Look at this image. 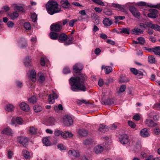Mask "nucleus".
<instances>
[{
	"mask_svg": "<svg viewBox=\"0 0 160 160\" xmlns=\"http://www.w3.org/2000/svg\"><path fill=\"white\" fill-rule=\"evenodd\" d=\"M86 78V76L83 74H81L76 77H71L69 81L71 89L73 91L79 90L85 91L86 88L84 82Z\"/></svg>",
	"mask_w": 160,
	"mask_h": 160,
	"instance_id": "1",
	"label": "nucleus"
},
{
	"mask_svg": "<svg viewBox=\"0 0 160 160\" xmlns=\"http://www.w3.org/2000/svg\"><path fill=\"white\" fill-rule=\"evenodd\" d=\"M47 12L50 15L58 13L60 11V7L57 2L52 1H49L46 5Z\"/></svg>",
	"mask_w": 160,
	"mask_h": 160,
	"instance_id": "2",
	"label": "nucleus"
},
{
	"mask_svg": "<svg viewBox=\"0 0 160 160\" xmlns=\"http://www.w3.org/2000/svg\"><path fill=\"white\" fill-rule=\"evenodd\" d=\"M54 134L56 137L61 136L63 138H71L73 136L72 134L69 132H64L59 130H56L55 131Z\"/></svg>",
	"mask_w": 160,
	"mask_h": 160,
	"instance_id": "3",
	"label": "nucleus"
},
{
	"mask_svg": "<svg viewBox=\"0 0 160 160\" xmlns=\"http://www.w3.org/2000/svg\"><path fill=\"white\" fill-rule=\"evenodd\" d=\"M62 21H60L52 24L50 27L51 31L59 32L62 28Z\"/></svg>",
	"mask_w": 160,
	"mask_h": 160,
	"instance_id": "4",
	"label": "nucleus"
},
{
	"mask_svg": "<svg viewBox=\"0 0 160 160\" xmlns=\"http://www.w3.org/2000/svg\"><path fill=\"white\" fill-rule=\"evenodd\" d=\"M68 157L72 160H73L74 158H78L80 156L79 152L78 150L74 149L69 150L68 152Z\"/></svg>",
	"mask_w": 160,
	"mask_h": 160,
	"instance_id": "5",
	"label": "nucleus"
},
{
	"mask_svg": "<svg viewBox=\"0 0 160 160\" xmlns=\"http://www.w3.org/2000/svg\"><path fill=\"white\" fill-rule=\"evenodd\" d=\"M63 123L66 126H69L73 123L72 118L68 115H66L63 118Z\"/></svg>",
	"mask_w": 160,
	"mask_h": 160,
	"instance_id": "6",
	"label": "nucleus"
},
{
	"mask_svg": "<svg viewBox=\"0 0 160 160\" xmlns=\"http://www.w3.org/2000/svg\"><path fill=\"white\" fill-rule=\"evenodd\" d=\"M58 97V95L52 91V93L50 94L48 96V101L49 104L53 103L55 102V99L57 98Z\"/></svg>",
	"mask_w": 160,
	"mask_h": 160,
	"instance_id": "7",
	"label": "nucleus"
},
{
	"mask_svg": "<svg viewBox=\"0 0 160 160\" xmlns=\"http://www.w3.org/2000/svg\"><path fill=\"white\" fill-rule=\"evenodd\" d=\"M129 10L135 17L138 18L140 16V13L135 7L129 6Z\"/></svg>",
	"mask_w": 160,
	"mask_h": 160,
	"instance_id": "8",
	"label": "nucleus"
},
{
	"mask_svg": "<svg viewBox=\"0 0 160 160\" xmlns=\"http://www.w3.org/2000/svg\"><path fill=\"white\" fill-rule=\"evenodd\" d=\"M18 141L22 144L24 147H26L28 142V139L26 137H20L18 138Z\"/></svg>",
	"mask_w": 160,
	"mask_h": 160,
	"instance_id": "9",
	"label": "nucleus"
},
{
	"mask_svg": "<svg viewBox=\"0 0 160 160\" xmlns=\"http://www.w3.org/2000/svg\"><path fill=\"white\" fill-rule=\"evenodd\" d=\"M104 148L101 145H98L94 147L93 148V152L96 154L101 153L103 152Z\"/></svg>",
	"mask_w": 160,
	"mask_h": 160,
	"instance_id": "10",
	"label": "nucleus"
},
{
	"mask_svg": "<svg viewBox=\"0 0 160 160\" xmlns=\"http://www.w3.org/2000/svg\"><path fill=\"white\" fill-rule=\"evenodd\" d=\"M150 12L148 14V16L152 18H155L158 16V12L157 10L154 9H150Z\"/></svg>",
	"mask_w": 160,
	"mask_h": 160,
	"instance_id": "11",
	"label": "nucleus"
},
{
	"mask_svg": "<svg viewBox=\"0 0 160 160\" xmlns=\"http://www.w3.org/2000/svg\"><path fill=\"white\" fill-rule=\"evenodd\" d=\"M23 120L20 117H18L16 118H12L11 120V123L12 124H14L16 122L17 123L21 125L23 123Z\"/></svg>",
	"mask_w": 160,
	"mask_h": 160,
	"instance_id": "12",
	"label": "nucleus"
},
{
	"mask_svg": "<svg viewBox=\"0 0 160 160\" xmlns=\"http://www.w3.org/2000/svg\"><path fill=\"white\" fill-rule=\"evenodd\" d=\"M28 76L30 79L33 82L36 80V72L34 70H31L28 73Z\"/></svg>",
	"mask_w": 160,
	"mask_h": 160,
	"instance_id": "13",
	"label": "nucleus"
},
{
	"mask_svg": "<svg viewBox=\"0 0 160 160\" xmlns=\"http://www.w3.org/2000/svg\"><path fill=\"white\" fill-rule=\"evenodd\" d=\"M119 141L123 144H127L129 141L128 137L126 135H123L120 138Z\"/></svg>",
	"mask_w": 160,
	"mask_h": 160,
	"instance_id": "14",
	"label": "nucleus"
},
{
	"mask_svg": "<svg viewBox=\"0 0 160 160\" xmlns=\"http://www.w3.org/2000/svg\"><path fill=\"white\" fill-rule=\"evenodd\" d=\"M83 67L80 64H76L73 67V70L74 72L78 73L82 69Z\"/></svg>",
	"mask_w": 160,
	"mask_h": 160,
	"instance_id": "15",
	"label": "nucleus"
},
{
	"mask_svg": "<svg viewBox=\"0 0 160 160\" xmlns=\"http://www.w3.org/2000/svg\"><path fill=\"white\" fill-rule=\"evenodd\" d=\"M21 109L26 112H28L29 110V107L28 105L24 102L21 103L20 105Z\"/></svg>",
	"mask_w": 160,
	"mask_h": 160,
	"instance_id": "16",
	"label": "nucleus"
},
{
	"mask_svg": "<svg viewBox=\"0 0 160 160\" xmlns=\"http://www.w3.org/2000/svg\"><path fill=\"white\" fill-rule=\"evenodd\" d=\"M140 134L141 137L143 138L147 137L150 136L148 130L146 128L142 129L140 132Z\"/></svg>",
	"mask_w": 160,
	"mask_h": 160,
	"instance_id": "17",
	"label": "nucleus"
},
{
	"mask_svg": "<svg viewBox=\"0 0 160 160\" xmlns=\"http://www.w3.org/2000/svg\"><path fill=\"white\" fill-rule=\"evenodd\" d=\"M22 154L24 158L26 159H30L32 157V154L26 150H23Z\"/></svg>",
	"mask_w": 160,
	"mask_h": 160,
	"instance_id": "18",
	"label": "nucleus"
},
{
	"mask_svg": "<svg viewBox=\"0 0 160 160\" xmlns=\"http://www.w3.org/2000/svg\"><path fill=\"white\" fill-rule=\"evenodd\" d=\"M143 32V30L137 28H134L131 30L132 33L135 35H139L142 33Z\"/></svg>",
	"mask_w": 160,
	"mask_h": 160,
	"instance_id": "19",
	"label": "nucleus"
},
{
	"mask_svg": "<svg viewBox=\"0 0 160 160\" xmlns=\"http://www.w3.org/2000/svg\"><path fill=\"white\" fill-rule=\"evenodd\" d=\"M78 132L81 137H86L87 136L88 134L87 131L84 129L78 130Z\"/></svg>",
	"mask_w": 160,
	"mask_h": 160,
	"instance_id": "20",
	"label": "nucleus"
},
{
	"mask_svg": "<svg viewBox=\"0 0 160 160\" xmlns=\"http://www.w3.org/2000/svg\"><path fill=\"white\" fill-rule=\"evenodd\" d=\"M2 134H5L8 135H10L12 133V130L9 128H6L1 131Z\"/></svg>",
	"mask_w": 160,
	"mask_h": 160,
	"instance_id": "21",
	"label": "nucleus"
},
{
	"mask_svg": "<svg viewBox=\"0 0 160 160\" xmlns=\"http://www.w3.org/2000/svg\"><path fill=\"white\" fill-rule=\"evenodd\" d=\"M145 123L148 126L150 127H155L156 125V124L150 119H146L145 121Z\"/></svg>",
	"mask_w": 160,
	"mask_h": 160,
	"instance_id": "22",
	"label": "nucleus"
},
{
	"mask_svg": "<svg viewBox=\"0 0 160 160\" xmlns=\"http://www.w3.org/2000/svg\"><path fill=\"white\" fill-rule=\"evenodd\" d=\"M103 23L104 25L106 26H109L112 24V22L109 18H105L103 21Z\"/></svg>",
	"mask_w": 160,
	"mask_h": 160,
	"instance_id": "23",
	"label": "nucleus"
},
{
	"mask_svg": "<svg viewBox=\"0 0 160 160\" xmlns=\"http://www.w3.org/2000/svg\"><path fill=\"white\" fill-rule=\"evenodd\" d=\"M14 108V106L11 104H7L5 108V110L8 112H11L13 111Z\"/></svg>",
	"mask_w": 160,
	"mask_h": 160,
	"instance_id": "24",
	"label": "nucleus"
},
{
	"mask_svg": "<svg viewBox=\"0 0 160 160\" xmlns=\"http://www.w3.org/2000/svg\"><path fill=\"white\" fill-rule=\"evenodd\" d=\"M102 69H104L105 72L106 74H108L112 70V68L110 66H107L104 67V66H102Z\"/></svg>",
	"mask_w": 160,
	"mask_h": 160,
	"instance_id": "25",
	"label": "nucleus"
},
{
	"mask_svg": "<svg viewBox=\"0 0 160 160\" xmlns=\"http://www.w3.org/2000/svg\"><path fill=\"white\" fill-rule=\"evenodd\" d=\"M98 130L102 132H105L108 131V127L106 125L101 124L99 126Z\"/></svg>",
	"mask_w": 160,
	"mask_h": 160,
	"instance_id": "26",
	"label": "nucleus"
},
{
	"mask_svg": "<svg viewBox=\"0 0 160 160\" xmlns=\"http://www.w3.org/2000/svg\"><path fill=\"white\" fill-rule=\"evenodd\" d=\"M112 6L113 7L117 8V10H118L124 11L125 10L124 6H122L119 4H113Z\"/></svg>",
	"mask_w": 160,
	"mask_h": 160,
	"instance_id": "27",
	"label": "nucleus"
},
{
	"mask_svg": "<svg viewBox=\"0 0 160 160\" xmlns=\"http://www.w3.org/2000/svg\"><path fill=\"white\" fill-rule=\"evenodd\" d=\"M62 6L64 8H68L70 6V4L68 0H62Z\"/></svg>",
	"mask_w": 160,
	"mask_h": 160,
	"instance_id": "28",
	"label": "nucleus"
},
{
	"mask_svg": "<svg viewBox=\"0 0 160 160\" xmlns=\"http://www.w3.org/2000/svg\"><path fill=\"white\" fill-rule=\"evenodd\" d=\"M18 13L17 12H15L12 13H11L9 15V16L11 19L12 20H14L17 18L18 16Z\"/></svg>",
	"mask_w": 160,
	"mask_h": 160,
	"instance_id": "29",
	"label": "nucleus"
},
{
	"mask_svg": "<svg viewBox=\"0 0 160 160\" xmlns=\"http://www.w3.org/2000/svg\"><path fill=\"white\" fill-rule=\"evenodd\" d=\"M39 77L38 81L41 83H42L45 80L44 75L41 72H39L38 73Z\"/></svg>",
	"mask_w": 160,
	"mask_h": 160,
	"instance_id": "30",
	"label": "nucleus"
},
{
	"mask_svg": "<svg viewBox=\"0 0 160 160\" xmlns=\"http://www.w3.org/2000/svg\"><path fill=\"white\" fill-rule=\"evenodd\" d=\"M49 36L51 39H57L58 37V34L54 32H50Z\"/></svg>",
	"mask_w": 160,
	"mask_h": 160,
	"instance_id": "31",
	"label": "nucleus"
},
{
	"mask_svg": "<svg viewBox=\"0 0 160 160\" xmlns=\"http://www.w3.org/2000/svg\"><path fill=\"white\" fill-rule=\"evenodd\" d=\"M153 52L155 54L160 56V47L158 46L153 48Z\"/></svg>",
	"mask_w": 160,
	"mask_h": 160,
	"instance_id": "32",
	"label": "nucleus"
},
{
	"mask_svg": "<svg viewBox=\"0 0 160 160\" xmlns=\"http://www.w3.org/2000/svg\"><path fill=\"white\" fill-rule=\"evenodd\" d=\"M31 62V59L28 56L27 57L24 59V63L27 66H29Z\"/></svg>",
	"mask_w": 160,
	"mask_h": 160,
	"instance_id": "33",
	"label": "nucleus"
},
{
	"mask_svg": "<svg viewBox=\"0 0 160 160\" xmlns=\"http://www.w3.org/2000/svg\"><path fill=\"white\" fill-rule=\"evenodd\" d=\"M42 142L44 145L46 146H49L51 144L50 141L46 138H44L42 139Z\"/></svg>",
	"mask_w": 160,
	"mask_h": 160,
	"instance_id": "34",
	"label": "nucleus"
},
{
	"mask_svg": "<svg viewBox=\"0 0 160 160\" xmlns=\"http://www.w3.org/2000/svg\"><path fill=\"white\" fill-rule=\"evenodd\" d=\"M59 40H67L68 39V36L64 33H62L59 36Z\"/></svg>",
	"mask_w": 160,
	"mask_h": 160,
	"instance_id": "35",
	"label": "nucleus"
},
{
	"mask_svg": "<svg viewBox=\"0 0 160 160\" xmlns=\"http://www.w3.org/2000/svg\"><path fill=\"white\" fill-rule=\"evenodd\" d=\"M28 101L30 103L34 104L37 102V99L35 96H32L28 98Z\"/></svg>",
	"mask_w": 160,
	"mask_h": 160,
	"instance_id": "36",
	"label": "nucleus"
},
{
	"mask_svg": "<svg viewBox=\"0 0 160 160\" xmlns=\"http://www.w3.org/2000/svg\"><path fill=\"white\" fill-rule=\"evenodd\" d=\"M35 112H36L41 111L42 110V108L40 106L36 105L34 106L33 108Z\"/></svg>",
	"mask_w": 160,
	"mask_h": 160,
	"instance_id": "37",
	"label": "nucleus"
},
{
	"mask_svg": "<svg viewBox=\"0 0 160 160\" xmlns=\"http://www.w3.org/2000/svg\"><path fill=\"white\" fill-rule=\"evenodd\" d=\"M47 122L49 126L53 125L55 122V119L53 117L50 118Z\"/></svg>",
	"mask_w": 160,
	"mask_h": 160,
	"instance_id": "38",
	"label": "nucleus"
},
{
	"mask_svg": "<svg viewBox=\"0 0 160 160\" xmlns=\"http://www.w3.org/2000/svg\"><path fill=\"white\" fill-rule=\"evenodd\" d=\"M61 42L63 43L65 46H67L73 44V41H60Z\"/></svg>",
	"mask_w": 160,
	"mask_h": 160,
	"instance_id": "39",
	"label": "nucleus"
},
{
	"mask_svg": "<svg viewBox=\"0 0 160 160\" xmlns=\"http://www.w3.org/2000/svg\"><path fill=\"white\" fill-rule=\"evenodd\" d=\"M92 142V140L91 139L87 138L83 141V144L85 145H88L91 144Z\"/></svg>",
	"mask_w": 160,
	"mask_h": 160,
	"instance_id": "40",
	"label": "nucleus"
},
{
	"mask_svg": "<svg viewBox=\"0 0 160 160\" xmlns=\"http://www.w3.org/2000/svg\"><path fill=\"white\" fill-rule=\"evenodd\" d=\"M15 83L16 87L18 88H21L23 86L22 82L19 80L16 81Z\"/></svg>",
	"mask_w": 160,
	"mask_h": 160,
	"instance_id": "41",
	"label": "nucleus"
},
{
	"mask_svg": "<svg viewBox=\"0 0 160 160\" xmlns=\"http://www.w3.org/2000/svg\"><path fill=\"white\" fill-rule=\"evenodd\" d=\"M57 147L61 151L65 150L67 149L66 147L62 144H58Z\"/></svg>",
	"mask_w": 160,
	"mask_h": 160,
	"instance_id": "42",
	"label": "nucleus"
},
{
	"mask_svg": "<svg viewBox=\"0 0 160 160\" xmlns=\"http://www.w3.org/2000/svg\"><path fill=\"white\" fill-rule=\"evenodd\" d=\"M24 28L27 30H30L31 29V26L29 22H25L24 24Z\"/></svg>",
	"mask_w": 160,
	"mask_h": 160,
	"instance_id": "43",
	"label": "nucleus"
},
{
	"mask_svg": "<svg viewBox=\"0 0 160 160\" xmlns=\"http://www.w3.org/2000/svg\"><path fill=\"white\" fill-rule=\"evenodd\" d=\"M24 41H20L18 43L20 47L24 48L26 47V43Z\"/></svg>",
	"mask_w": 160,
	"mask_h": 160,
	"instance_id": "44",
	"label": "nucleus"
},
{
	"mask_svg": "<svg viewBox=\"0 0 160 160\" xmlns=\"http://www.w3.org/2000/svg\"><path fill=\"white\" fill-rule=\"evenodd\" d=\"M114 18L116 20V21H115V23H117L119 20H122L125 19V17L124 16H119L115 17Z\"/></svg>",
	"mask_w": 160,
	"mask_h": 160,
	"instance_id": "45",
	"label": "nucleus"
},
{
	"mask_svg": "<svg viewBox=\"0 0 160 160\" xmlns=\"http://www.w3.org/2000/svg\"><path fill=\"white\" fill-rule=\"evenodd\" d=\"M148 61L151 63H153L155 62V58L152 56H149L148 57Z\"/></svg>",
	"mask_w": 160,
	"mask_h": 160,
	"instance_id": "46",
	"label": "nucleus"
},
{
	"mask_svg": "<svg viewBox=\"0 0 160 160\" xmlns=\"http://www.w3.org/2000/svg\"><path fill=\"white\" fill-rule=\"evenodd\" d=\"M78 20L76 19L70 20L69 23V26L70 27H72L74 25V24Z\"/></svg>",
	"mask_w": 160,
	"mask_h": 160,
	"instance_id": "47",
	"label": "nucleus"
},
{
	"mask_svg": "<svg viewBox=\"0 0 160 160\" xmlns=\"http://www.w3.org/2000/svg\"><path fill=\"white\" fill-rule=\"evenodd\" d=\"M31 18L33 22H35L37 19V15L35 13L31 14Z\"/></svg>",
	"mask_w": 160,
	"mask_h": 160,
	"instance_id": "48",
	"label": "nucleus"
},
{
	"mask_svg": "<svg viewBox=\"0 0 160 160\" xmlns=\"http://www.w3.org/2000/svg\"><path fill=\"white\" fill-rule=\"evenodd\" d=\"M145 43V41H138L137 42V41H133L132 43L137 44H140L141 45H143Z\"/></svg>",
	"mask_w": 160,
	"mask_h": 160,
	"instance_id": "49",
	"label": "nucleus"
},
{
	"mask_svg": "<svg viewBox=\"0 0 160 160\" xmlns=\"http://www.w3.org/2000/svg\"><path fill=\"white\" fill-rule=\"evenodd\" d=\"M121 33H124L127 34L129 33V30L127 28L122 29L120 32Z\"/></svg>",
	"mask_w": 160,
	"mask_h": 160,
	"instance_id": "50",
	"label": "nucleus"
},
{
	"mask_svg": "<svg viewBox=\"0 0 160 160\" xmlns=\"http://www.w3.org/2000/svg\"><path fill=\"white\" fill-rule=\"evenodd\" d=\"M93 2L101 6H104V3L101 0H92Z\"/></svg>",
	"mask_w": 160,
	"mask_h": 160,
	"instance_id": "51",
	"label": "nucleus"
},
{
	"mask_svg": "<svg viewBox=\"0 0 160 160\" xmlns=\"http://www.w3.org/2000/svg\"><path fill=\"white\" fill-rule=\"evenodd\" d=\"M14 9L15 10H17L19 11H21L22 12L24 11V10L23 8L21 6H16L15 7Z\"/></svg>",
	"mask_w": 160,
	"mask_h": 160,
	"instance_id": "52",
	"label": "nucleus"
},
{
	"mask_svg": "<svg viewBox=\"0 0 160 160\" xmlns=\"http://www.w3.org/2000/svg\"><path fill=\"white\" fill-rule=\"evenodd\" d=\"M152 29L160 31V26L158 25L157 24H154L152 26Z\"/></svg>",
	"mask_w": 160,
	"mask_h": 160,
	"instance_id": "53",
	"label": "nucleus"
},
{
	"mask_svg": "<svg viewBox=\"0 0 160 160\" xmlns=\"http://www.w3.org/2000/svg\"><path fill=\"white\" fill-rule=\"evenodd\" d=\"M36 132V129L33 127L30 128L29 129V132L32 134H33L35 133Z\"/></svg>",
	"mask_w": 160,
	"mask_h": 160,
	"instance_id": "54",
	"label": "nucleus"
},
{
	"mask_svg": "<svg viewBox=\"0 0 160 160\" xmlns=\"http://www.w3.org/2000/svg\"><path fill=\"white\" fill-rule=\"evenodd\" d=\"M130 70L131 72L135 75L138 74V70L135 68H130Z\"/></svg>",
	"mask_w": 160,
	"mask_h": 160,
	"instance_id": "55",
	"label": "nucleus"
},
{
	"mask_svg": "<svg viewBox=\"0 0 160 160\" xmlns=\"http://www.w3.org/2000/svg\"><path fill=\"white\" fill-rule=\"evenodd\" d=\"M8 27L9 28H12L14 25V23L11 21H9L7 23Z\"/></svg>",
	"mask_w": 160,
	"mask_h": 160,
	"instance_id": "56",
	"label": "nucleus"
},
{
	"mask_svg": "<svg viewBox=\"0 0 160 160\" xmlns=\"http://www.w3.org/2000/svg\"><path fill=\"white\" fill-rule=\"evenodd\" d=\"M54 108L56 112L58 110V108L60 110H63V107L62 105L61 104H59L58 106V107L57 106H54Z\"/></svg>",
	"mask_w": 160,
	"mask_h": 160,
	"instance_id": "57",
	"label": "nucleus"
},
{
	"mask_svg": "<svg viewBox=\"0 0 160 160\" xmlns=\"http://www.w3.org/2000/svg\"><path fill=\"white\" fill-rule=\"evenodd\" d=\"M128 124L129 126L132 128H134L136 127V125L132 121H129L128 122Z\"/></svg>",
	"mask_w": 160,
	"mask_h": 160,
	"instance_id": "58",
	"label": "nucleus"
},
{
	"mask_svg": "<svg viewBox=\"0 0 160 160\" xmlns=\"http://www.w3.org/2000/svg\"><path fill=\"white\" fill-rule=\"evenodd\" d=\"M154 132L156 135H158L160 133V128L157 127L154 130Z\"/></svg>",
	"mask_w": 160,
	"mask_h": 160,
	"instance_id": "59",
	"label": "nucleus"
},
{
	"mask_svg": "<svg viewBox=\"0 0 160 160\" xmlns=\"http://www.w3.org/2000/svg\"><path fill=\"white\" fill-rule=\"evenodd\" d=\"M70 70L69 68L68 67L64 68L63 70V72L65 74H67L70 72Z\"/></svg>",
	"mask_w": 160,
	"mask_h": 160,
	"instance_id": "60",
	"label": "nucleus"
},
{
	"mask_svg": "<svg viewBox=\"0 0 160 160\" xmlns=\"http://www.w3.org/2000/svg\"><path fill=\"white\" fill-rule=\"evenodd\" d=\"M8 157L9 159H11L13 155V153L11 151H8Z\"/></svg>",
	"mask_w": 160,
	"mask_h": 160,
	"instance_id": "61",
	"label": "nucleus"
},
{
	"mask_svg": "<svg viewBox=\"0 0 160 160\" xmlns=\"http://www.w3.org/2000/svg\"><path fill=\"white\" fill-rule=\"evenodd\" d=\"M154 24H152L151 22H145V25L146 26V28L147 27H150L152 29V26Z\"/></svg>",
	"mask_w": 160,
	"mask_h": 160,
	"instance_id": "62",
	"label": "nucleus"
},
{
	"mask_svg": "<svg viewBox=\"0 0 160 160\" xmlns=\"http://www.w3.org/2000/svg\"><path fill=\"white\" fill-rule=\"evenodd\" d=\"M104 84L103 80L102 79H100L98 82V85L100 87H102Z\"/></svg>",
	"mask_w": 160,
	"mask_h": 160,
	"instance_id": "63",
	"label": "nucleus"
},
{
	"mask_svg": "<svg viewBox=\"0 0 160 160\" xmlns=\"http://www.w3.org/2000/svg\"><path fill=\"white\" fill-rule=\"evenodd\" d=\"M126 88V87L125 85H122L121 86L119 89L120 91L121 92H124Z\"/></svg>",
	"mask_w": 160,
	"mask_h": 160,
	"instance_id": "64",
	"label": "nucleus"
}]
</instances>
